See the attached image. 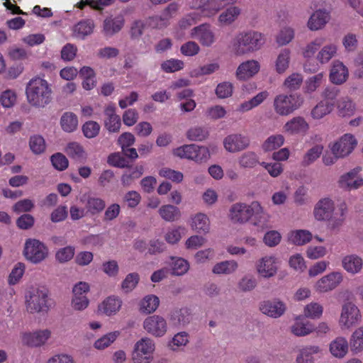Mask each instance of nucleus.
I'll use <instances>...</instances> for the list:
<instances>
[{
    "label": "nucleus",
    "instance_id": "1",
    "mask_svg": "<svg viewBox=\"0 0 363 363\" xmlns=\"http://www.w3.org/2000/svg\"><path fill=\"white\" fill-rule=\"evenodd\" d=\"M347 211L345 203L337 207L331 197L324 196L315 203L312 213L316 221L325 222L328 229L330 231H337L343 225Z\"/></svg>",
    "mask_w": 363,
    "mask_h": 363
},
{
    "label": "nucleus",
    "instance_id": "2",
    "mask_svg": "<svg viewBox=\"0 0 363 363\" xmlns=\"http://www.w3.org/2000/svg\"><path fill=\"white\" fill-rule=\"evenodd\" d=\"M26 95L27 101L31 106L45 108L52 100L51 84L42 77H34L26 85Z\"/></svg>",
    "mask_w": 363,
    "mask_h": 363
},
{
    "label": "nucleus",
    "instance_id": "3",
    "mask_svg": "<svg viewBox=\"0 0 363 363\" xmlns=\"http://www.w3.org/2000/svg\"><path fill=\"white\" fill-rule=\"evenodd\" d=\"M265 43L264 35L258 31L249 30L239 32L232 43V50L236 56L258 51Z\"/></svg>",
    "mask_w": 363,
    "mask_h": 363
},
{
    "label": "nucleus",
    "instance_id": "4",
    "mask_svg": "<svg viewBox=\"0 0 363 363\" xmlns=\"http://www.w3.org/2000/svg\"><path fill=\"white\" fill-rule=\"evenodd\" d=\"M303 101V98L298 94H279L274 99L273 108L279 116H287L298 110Z\"/></svg>",
    "mask_w": 363,
    "mask_h": 363
},
{
    "label": "nucleus",
    "instance_id": "5",
    "mask_svg": "<svg viewBox=\"0 0 363 363\" xmlns=\"http://www.w3.org/2000/svg\"><path fill=\"white\" fill-rule=\"evenodd\" d=\"M155 343L149 337H143L134 344L131 359L133 363H152L154 360Z\"/></svg>",
    "mask_w": 363,
    "mask_h": 363
},
{
    "label": "nucleus",
    "instance_id": "6",
    "mask_svg": "<svg viewBox=\"0 0 363 363\" xmlns=\"http://www.w3.org/2000/svg\"><path fill=\"white\" fill-rule=\"evenodd\" d=\"M48 293L44 288H35L26 295V309L32 314L45 312L48 310Z\"/></svg>",
    "mask_w": 363,
    "mask_h": 363
},
{
    "label": "nucleus",
    "instance_id": "7",
    "mask_svg": "<svg viewBox=\"0 0 363 363\" xmlns=\"http://www.w3.org/2000/svg\"><path fill=\"white\" fill-rule=\"evenodd\" d=\"M337 91L334 89H325L322 93L320 100L311 110L310 116L313 121H318L329 115L334 109Z\"/></svg>",
    "mask_w": 363,
    "mask_h": 363
},
{
    "label": "nucleus",
    "instance_id": "8",
    "mask_svg": "<svg viewBox=\"0 0 363 363\" xmlns=\"http://www.w3.org/2000/svg\"><path fill=\"white\" fill-rule=\"evenodd\" d=\"M238 0H191V9L198 10L203 17L211 18L216 16L224 7L233 5Z\"/></svg>",
    "mask_w": 363,
    "mask_h": 363
},
{
    "label": "nucleus",
    "instance_id": "9",
    "mask_svg": "<svg viewBox=\"0 0 363 363\" xmlns=\"http://www.w3.org/2000/svg\"><path fill=\"white\" fill-rule=\"evenodd\" d=\"M362 320V314L358 306L348 301L343 303L338 320V325L342 330H347L357 325Z\"/></svg>",
    "mask_w": 363,
    "mask_h": 363
},
{
    "label": "nucleus",
    "instance_id": "10",
    "mask_svg": "<svg viewBox=\"0 0 363 363\" xmlns=\"http://www.w3.org/2000/svg\"><path fill=\"white\" fill-rule=\"evenodd\" d=\"M343 280L342 272L333 271L318 279L313 284V290L317 294H327L336 289Z\"/></svg>",
    "mask_w": 363,
    "mask_h": 363
},
{
    "label": "nucleus",
    "instance_id": "11",
    "mask_svg": "<svg viewBox=\"0 0 363 363\" xmlns=\"http://www.w3.org/2000/svg\"><path fill=\"white\" fill-rule=\"evenodd\" d=\"M49 255L48 247L37 239L29 238L26 240L23 255L33 264H38L45 260Z\"/></svg>",
    "mask_w": 363,
    "mask_h": 363
},
{
    "label": "nucleus",
    "instance_id": "12",
    "mask_svg": "<svg viewBox=\"0 0 363 363\" xmlns=\"http://www.w3.org/2000/svg\"><path fill=\"white\" fill-rule=\"evenodd\" d=\"M52 337L49 329H38L33 331H25L20 334L22 345L30 348H40L45 346Z\"/></svg>",
    "mask_w": 363,
    "mask_h": 363
},
{
    "label": "nucleus",
    "instance_id": "13",
    "mask_svg": "<svg viewBox=\"0 0 363 363\" xmlns=\"http://www.w3.org/2000/svg\"><path fill=\"white\" fill-rule=\"evenodd\" d=\"M357 140L351 133H345L328 145L330 151L344 159L348 157L357 146Z\"/></svg>",
    "mask_w": 363,
    "mask_h": 363
},
{
    "label": "nucleus",
    "instance_id": "14",
    "mask_svg": "<svg viewBox=\"0 0 363 363\" xmlns=\"http://www.w3.org/2000/svg\"><path fill=\"white\" fill-rule=\"evenodd\" d=\"M144 331L155 337H162L166 335L169 325L166 318L160 315H152L146 317L143 321Z\"/></svg>",
    "mask_w": 363,
    "mask_h": 363
},
{
    "label": "nucleus",
    "instance_id": "15",
    "mask_svg": "<svg viewBox=\"0 0 363 363\" xmlns=\"http://www.w3.org/2000/svg\"><path fill=\"white\" fill-rule=\"evenodd\" d=\"M90 291V286L86 281H79L75 284L72 287V296L70 306L72 310L75 311H83L86 309L89 305V299L87 294Z\"/></svg>",
    "mask_w": 363,
    "mask_h": 363
},
{
    "label": "nucleus",
    "instance_id": "16",
    "mask_svg": "<svg viewBox=\"0 0 363 363\" xmlns=\"http://www.w3.org/2000/svg\"><path fill=\"white\" fill-rule=\"evenodd\" d=\"M279 268V259L273 255L262 257L255 264L257 274L264 279L274 277L277 274Z\"/></svg>",
    "mask_w": 363,
    "mask_h": 363
},
{
    "label": "nucleus",
    "instance_id": "17",
    "mask_svg": "<svg viewBox=\"0 0 363 363\" xmlns=\"http://www.w3.org/2000/svg\"><path fill=\"white\" fill-rule=\"evenodd\" d=\"M361 167H356L351 170L342 174L337 181L340 188L346 190H356L363 186V177L360 172Z\"/></svg>",
    "mask_w": 363,
    "mask_h": 363
},
{
    "label": "nucleus",
    "instance_id": "18",
    "mask_svg": "<svg viewBox=\"0 0 363 363\" xmlns=\"http://www.w3.org/2000/svg\"><path fill=\"white\" fill-rule=\"evenodd\" d=\"M189 37L198 40L204 47H211L216 40V35L209 23H202L191 28Z\"/></svg>",
    "mask_w": 363,
    "mask_h": 363
},
{
    "label": "nucleus",
    "instance_id": "19",
    "mask_svg": "<svg viewBox=\"0 0 363 363\" xmlns=\"http://www.w3.org/2000/svg\"><path fill=\"white\" fill-rule=\"evenodd\" d=\"M247 136L239 133L228 135L224 138L223 145L224 149L230 153H236L247 149L250 146Z\"/></svg>",
    "mask_w": 363,
    "mask_h": 363
},
{
    "label": "nucleus",
    "instance_id": "20",
    "mask_svg": "<svg viewBox=\"0 0 363 363\" xmlns=\"http://www.w3.org/2000/svg\"><path fill=\"white\" fill-rule=\"evenodd\" d=\"M269 218L270 216L259 201H254L251 202L249 222H250L252 225L261 228L262 230L267 228L268 227Z\"/></svg>",
    "mask_w": 363,
    "mask_h": 363
},
{
    "label": "nucleus",
    "instance_id": "21",
    "mask_svg": "<svg viewBox=\"0 0 363 363\" xmlns=\"http://www.w3.org/2000/svg\"><path fill=\"white\" fill-rule=\"evenodd\" d=\"M260 63L256 60H247L241 62L235 71V77L240 81H247L260 71Z\"/></svg>",
    "mask_w": 363,
    "mask_h": 363
},
{
    "label": "nucleus",
    "instance_id": "22",
    "mask_svg": "<svg viewBox=\"0 0 363 363\" xmlns=\"http://www.w3.org/2000/svg\"><path fill=\"white\" fill-rule=\"evenodd\" d=\"M250 208L251 203H235L229 209L228 218L233 223L245 224L249 222Z\"/></svg>",
    "mask_w": 363,
    "mask_h": 363
},
{
    "label": "nucleus",
    "instance_id": "23",
    "mask_svg": "<svg viewBox=\"0 0 363 363\" xmlns=\"http://www.w3.org/2000/svg\"><path fill=\"white\" fill-rule=\"evenodd\" d=\"M203 16L198 10L191 12L183 17L178 23L174 31V37L179 40L186 38V30L190 27L201 21Z\"/></svg>",
    "mask_w": 363,
    "mask_h": 363
},
{
    "label": "nucleus",
    "instance_id": "24",
    "mask_svg": "<svg viewBox=\"0 0 363 363\" xmlns=\"http://www.w3.org/2000/svg\"><path fill=\"white\" fill-rule=\"evenodd\" d=\"M123 306V301L116 296H110L102 301L98 306V312L106 316L116 315Z\"/></svg>",
    "mask_w": 363,
    "mask_h": 363
},
{
    "label": "nucleus",
    "instance_id": "25",
    "mask_svg": "<svg viewBox=\"0 0 363 363\" xmlns=\"http://www.w3.org/2000/svg\"><path fill=\"white\" fill-rule=\"evenodd\" d=\"M350 348L348 340L342 336L336 337L328 344L330 354L337 359H344L347 355Z\"/></svg>",
    "mask_w": 363,
    "mask_h": 363
},
{
    "label": "nucleus",
    "instance_id": "26",
    "mask_svg": "<svg viewBox=\"0 0 363 363\" xmlns=\"http://www.w3.org/2000/svg\"><path fill=\"white\" fill-rule=\"evenodd\" d=\"M259 309L264 315L271 318H277L285 313L286 306L283 301L279 299H274L262 302Z\"/></svg>",
    "mask_w": 363,
    "mask_h": 363
},
{
    "label": "nucleus",
    "instance_id": "27",
    "mask_svg": "<svg viewBox=\"0 0 363 363\" xmlns=\"http://www.w3.org/2000/svg\"><path fill=\"white\" fill-rule=\"evenodd\" d=\"M341 265L349 274L355 275L363 269V259L357 254H348L342 258Z\"/></svg>",
    "mask_w": 363,
    "mask_h": 363
},
{
    "label": "nucleus",
    "instance_id": "28",
    "mask_svg": "<svg viewBox=\"0 0 363 363\" xmlns=\"http://www.w3.org/2000/svg\"><path fill=\"white\" fill-rule=\"evenodd\" d=\"M104 126L110 133H117L121 126V118L116 113V106L108 104L104 108Z\"/></svg>",
    "mask_w": 363,
    "mask_h": 363
},
{
    "label": "nucleus",
    "instance_id": "29",
    "mask_svg": "<svg viewBox=\"0 0 363 363\" xmlns=\"http://www.w3.org/2000/svg\"><path fill=\"white\" fill-rule=\"evenodd\" d=\"M283 129L289 135L306 134L309 130V124L303 117L296 116L288 121Z\"/></svg>",
    "mask_w": 363,
    "mask_h": 363
},
{
    "label": "nucleus",
    "instance_id": "30",
    "mask_svg": "<svg viewBox=\"0 0 363 363\" xmlns=\"http://www.w3.org/2000/svg\"><path fill=\"white\" fill-rule=\"evenodd\" d=\"M125 24L123 15L111 16L105 18L103 23V33L106 36H113L121 30Z\"/></svg>",
    "mask_w": 363,
    "mask_h": 363
},
{
    "label": "nucleus",
    "instance_id": "31",
    "mask_svg": "<svg viewBox=\"0 0 363 363\" xmlns=\"http://www.w3.org/2000/svg\"><path fill=\"white\" fill-rule=\"evenodd\" d=\"M191 230L201 234H207L211 229V222L208 216L204 213H196L191 216L189 220Z\"/></svg>",
    "mask_w": 363,
    "mask_h": 363
},
{
    "label": "nucleus",
    "instance_id": "32",
    "mask_svg": "<svg viewBox=\"0 0 363 363\" xmlns=\"http://www.w3.org/2000/svg\"><path fill=\"white\" fill-rule=\"evenodd\" d=\"M290 332L296 337H305L314 333L313 324L305 320L303 316L297 315L290 326Z\"/></svg>",
    "mask_w": 363,
    "mask_h": 363
},
{
    "label": "nucleus",
    "instance_id": "33",
    "mask_svg": "<svg viewBox=\"0 0 363 363\" xmlns=\"http://www.w3.org/2000/svg\"><path fill=\"white\" fill-rule=\"evenodd\" d=\"M330 20V15L328 11L318 9L312 13L308 21L307 26L311 30H318L323 28Z\"/></svg>",
    "mask_w": 363,
    "mask_h": 363
},
{
    "label": "nucleus",
    "instance_id": "34",
    "mask_svg": "<svg viewBox=\"0 0 363 363\" xmlns=\"http://www.w3.org/2000/svg\"><path fill=\"white\" fill-rule=\"evenodd\" d=\"M177 11L178 5L177 4L172 3L169 4L160 16L150 18V25L158 28L167 26L169 20L176 15Z\"/></svg>",
    "mask_w": 363,
    "mask_h": 363
},
{
    "label": "nucleus",
    "instance_id": "35",
    "mask_svg": "<svg viewBox=\"0 0 363 363\" xmlns=\"http://www.w3.org/2000/svg\"><path fill=\"white\" fill-rule=\"evenodd\" d=\"M349 76L347 67L340 61H335L330 71V80L333 84H342L345 83Z\"/></svg>",
    "mask_w": 363,
    "mask_h": 363
},
{
    "label": "nucleus",
    "instance_id": "36",
    "mask_svg": "<svg viewBox=\"0 0 363 363\" xmlns=\"http://www.w3.org/2000/svg\"><path fill=\"white\" fill-rule=\"evenodd\" d=\"M291 60V50L288 48L281 50L273 63L274 71L279 74H284L290 67Z\"/></svg>",
    "mask_w": 363,
    "mask_h": 363
},
{
    "label": "nucleus",
    "instance_id": "37",
    "mask_svg": "<svg viewBox=\"0 0 363 363\" xmlns=\"http://www.w3.org/2000/svg\"><path fill=\"white\" fill-rule=\"evenodd\" d=\"M322 348L318 345H306L298 350L296 363H314L315 356L321 354Z\"/></svg>",
    "mask_w": 363,
    "mask_h": 363
},
{
    "label": "nucleus",
    "instance_id": "38",
    "mask_svg": "<svg viewBox=\"0 0 363 363\" xmlns=\"http://www.w3.org/2000/svg\"><path fill=\"white\" fill-rule=\"evenodd\" d=\"M312 239V233L305 229L293 230L287 234L288 242L296 246L305 245L309 243Z\"/></svg>",
    "mask_w": 363,
    "mask_h": 363
},
{
    "label": "nucleus",
    "instance_id": "39",
    "mask_svg": "<svg viewBox=\"0 0 363 363\" xmlns=\"http://www.w3.org/2000/svg\"><path fill=\"white\" fill-rule=\"evenodd\" d=\"M241 14V9L237 6H231L223 11L218 16V23L220 26H228L233 24Z\"/></svg>",
    "mask_w": 363,
    "mask_h": 363
},
{
    "label": "nucleus",
    "instance_id": "40",
    "mask_svg": "<svg viewBox=\"0 0 363 363\" xmlns=\"http://www.w3.org/2000/svg\"><path fill=\"white\" fill-rule=\"evenodd\" d=\"M190 337L185 331L179 332L174 334L167 342V347L172 352L184 351L189 345Z\"/></svg>",
    "mask_w": 363,
    "mask_h": 363
},
{
    "label": "nucleus",
    "instance_id": "41",
    "mask_svg": "<svg viewBox=\"0 0 363 363\" xmlns=\"http://www.w3.org/2000/svg\"><path fill=\"white\" fill-rule=\"evenodd\" d=\"M160 299L153 294L144 296L138 303V309L141 313L152 314L159 307Z\"/></svg>",
    "mask_w": 363,
    "mask_h": 363
},
{
    "label": "nucleus",
    "instance_id": "42",
    "mask_svg": "<svg viewBox=\"0 0 363 363\" xmlns=\"http://www.w3.org/2000/svg\"><path fill=\"white\" fill-rule=\"evenodd\" d=\"M67 155L78 162H85L88 155L82 145L77 142H70L65 150Z\"/></svg>",
    "mask_w": 363,
    "mask_h": 363
},
{
    "label": "nucleus",
    "instance_id": "43",
    "mask_svg": "<svg viewBox=\"0 0 363 363\" xmlns=\"http://www.w3.org/2000/svg\"><path fill=\"white\" fill-rule=\"evenodd\" d=\"M238 269V263L234 259L224 260L215 264L212 272L216 275H229L235 273Z\"/></svg>",
    "mask_w": 363,
    "mask_h": 363
},
{
    "label": "nucleus",
    "instance_id": "44",
    "mask_svg": "<svg viewBox=\"0 0 363 363\" xmlns=\"http://www.w3.org/2000/svg\"><path fill=\"white\" fill-rule=\"evenodd\" d=\"M80 77L82 79V88L86 91L93 89L96 86V78L94 70L87 66H84L79 71Z\"/></svg>",
    "mask_w": 363,
    "mask_h": 363
},
{
    "label": "nucleus",
    "instance_id": "45",
    "mask_svg": "<svg viewBox=\"0 0 363 363\" xmlns=\"http://www.w3.org/2000/svg\"><path fill=\"white\" fill-rule=\"evenodd\" d=\"M60 124L63 131L72 133L78 128V117L71 111L65 112L60 118Z\"/></svg>",
    "mask_w": 363,
    "mask_h": 363
},
{
    "label": "nucleus",
    "instance_id": "46",
    "mask_svg": "<svg viewBox=\"0 0 363 363\" xmlns=\"http://www.w3.org/2000/svg\"><path fill=\"white\" fill-rule=\"evenodd\" d=\"M348 342L353 354L363 352V325L357 328L352 333Z\"/></svg>",
    "mask_w": 363,
    "mask_h": 363
},
{
    "label": "nucleus",
    "instance_id": "47",
    "mask_svg": "<svg viewBox=\"0 0 363 363\" xmlns=\"http://www.w3.org/2000/svg\"><path fill=\"white\" fill-rule=\"evenodd\" d=\"M269 96L267 91L259 92L251 99L244 101L238 108V111L242 113L249 111L262 104Z\"/></svg>",
    "mask_w": 363,
    "mask_h": 363
},
{
    "label": "nucleus",
    "instance_id": "48",
    "mask_svg": "<svg viewBox=\"0 0 363 363\" xmlns=\"http://www.w3.org/2000/svg\"><path fill=\"white\" fill-rule=\"evenodd\" d=\"M285 143L284 136L281 134L269 135L262 143L261 148L264 152H274L281 147Z\"/></svg>",
    "mask_w": 363,
    "mask_h": 363
},
{
    "label": "nucleus",
    "instance_id": "49",
    "mask_svg": "<svg viewBox=\"0 0 363 363\" xmlns=\"http://www.w3.org/2000/svg\"><path fill=\"white\" fill-rule=\"evenodd\" d=\"M118 330L107 333L96 340L94 342V347L97 350H104L109 347L120 336Z\"/></svg>",
    "mask_w": 363,
    "mask_h": 363
},
{
    "label": "nucleus",
    "instance_id": "50",
    "mask_svg": "<svg viewBox=\"0 0 363 363\" xmlns=\"http://www.w3.org/2000/svg\"><path fill=\"white\" fill-rule=\"evenodd\" d=\"M323 313V306L315 301L306 304L303 309V317L311 320L320 319Z\"/></svg>",
    "mask_w": 363,
    "mask_h": 363
},
{
    "label": "nucleus",
    "instance_id": "51",
    "mask_svg": "<svg viewBox=\"0 0 363 363\" xmlns=\"http://www.w3.org/2000/svg\"><path fill=\"white\" fill-rule=\"evenodd\" d=\"M159 214L163 220L168 222H173L181 217L179 208L171 204L162 206L159 209Z\"/></svg>",
    "mask_w": 363,
    "mask_h": 363
},
{
    "label": "nucleus",
    "instance_id": "52",
    "mask_svg": "<svg viewBox=\"0 0 363 363\" xmlns=\"http://www.w3.org/2000/svg\"><path fill=\"white\" fill-rule=\"evenodd\" d=\"M337 52V46L335 43L324 45L316 55L317 60L321 64L328 63Z\"/></svg>",
    "mask_w": 363,
    "mask_h": 363
},
{
    "label": "nucleus",
    "instance_id": "53",
    "mask_svg": "<svg viewBox=\"0 0 363 363\" xmlns=\"http://www.w3.org/2000/svg\"><path fill=\"white\" fill-rule=\"evenodd\" d=\"M338 113L342 117H350L356 111L355 104L349 98L340 99L337 103Z\"/></svg>",
    "mask_w": 363,
    "mask_h": 363
},
{
    "label": "nucleus",
    "instance_id": "54",
    "mask_svg": "<svg viewBox=\"0 0 363 363\" xmlns=\"http://www.w3.org/2000/svg\"><path fill=\"white\" fill-rule=\"evenodd\" d=\"M238 163L240 168L252 169L259 163V158L255 152L247 151L239 156Z\"/></svg>",
    "mask_w": 363,
    "mask_h": 363
},
{
    "label": "nucleus",
    "instance_id": "55",
    "mask_svg": "<svg viewBox=\"0 0 363 363\" xmlns=\"http://www.w3.org/2000/svg\"><path fill=\"white\" fill-rule=\"evenodd\" d=\"M94 23L92 20H84L74 26L73 33L77 38H84L93 33Z\"/></svg>",
    "mask_w": 363,
    "mask_h": 363
},
{
    "label": "nucleus",
    "instance_id": "56",
    "mask_svg": "<svg viewBox=\"0 0 363 363\" xmlns=\"http://www.w3.org/2000/svg\"><path fill=\"white\" fill-rule=\"evenodd\" d=\"M170 266L172 274L176 276L185 274L190 267L189 262L182 257H172Z\"/></svg>",
    "mask_w": 363,
    "mask_h": 363
},
{
    "label": "nucleus",
    "instance_id": "57",
    "mask_svg": "<svg viewBox=\"0 0 363 363\" xmlns=\"http://www.w3.org/2000/svg\"><path fill=\"white\" fill-rule=\"evenodd\" d=\"M323 145H315L308 150L303 157V164L304 166H308L315 162L323 154Z\"/></svg>",
    "mask_w": 363,
    "mask_h": 363
},
{
    "label": "nucleus",
    "instance_id": "58",
    "mask_svg": "<svg viewBox=\"0 0 363 363\" xmlns=\"http://www.w3.org/2000/svg\"><path fill=\"white\" fill-rule=\"evenodd\" d=\"M192 161L201 164L207 162L211 157L208 147L193 144Z\"/></svg>",
    "mask_w": 363,
    "mask_h": 363
},
{
    "label": "nucleus",
    "instance_id": "59",
    "mask_svg": "<svg viewBox=\"0 0 363 363\" xmlns=\"http://www.w3.org/2000/svg\"><path fill=\"white\" fill-rule=\"evenodd\" d=\"M289 266L296 272H303L306 269V262L301 253L291 255L289 258Z\"/></svg>",
    "mask_w": 363,
    "mask_h": 363
},
{
    "label": "nucleus",
    "instance_id": "60",
    "mask_svg": "<svg viewBox=\"0 0 363 363\" xmlns=\"http://www.w3.org/2000/svg\"><path fill=\"white\" fill-rule=\"evenodd\" d=\"M324 43L323 38H317L308 43L302 49V55L304 58H312L316 53V52L320 48Z\"/></svg>",
    "mask_w": 363,
    "mask_h": 363
},
{
    "label": "nucleus",
    "instance_id": "61",
    "mask_svg": "<svg viewBox=\"0 0 363 363\" xmlns=\"http://www.w3.org/2000/svg\"><path fill=\"white\" fill-rule=\"evenodd\" d=\"M324 82L325 77L323 73H318L309 77L305 83V92L308 94L313 93Z\"/></svg>",
    "mask_w": 363,
    "mask_h": 363
},
{
    "label": "nucleus",
    "instance_id": "62",
    "mask_svg": "<svg viewBox=\"0 0 363 363\" xmlns=\"http://www.w3.org/2000/svg\"><path fill=\"white\" fill-rule=\"evenodd\" d=\"M75 248L69 245L60 248L55 253L56 260L62 264L67 263L74 257Z\"/></svg>",
    "mask_w": 363,
    "mask_h": 363
},
{
    "label": "nucleus",
    "instance_id": "63",
    "mask_svg": "<svg viewBox=\"0 0 363 363\" xmlns=\"http://www.w3.org/2000/svg\"><path fill=\"white\" fill-rule=\"evenodd\" d=\"M303 82V77L299 73L289 74L283 82V87L290 91H295L301 86Z\"/></svg>",
    "mask_w": 363,
    "mask_h": 363
},
{
    "label": "nucleus",
    "instance_id": "64",
    "mask_svg": "<svg viewBox=\"0 0 363 363\" xmlns=\"http://www.w3.org/2000/svg\"><path fill=\"white\" fill-rule=\"evenodd\" d=\"M294 30L291 27H284L277 35L276 41L280 46H284L291 43L294 38Z\"/></svg>",
    "mask_w": 363,
    "mask_h": 363
}]
</instances>
